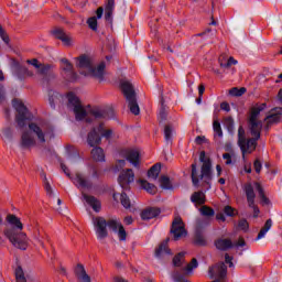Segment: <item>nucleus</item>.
<instances>
[{
	"instance_id": "obj_1",
	"label": "nucleus",
	"mask_w": 282,
	"mask_h": 282,
	"mask_svg": "<svg viewBox=\"0 0 282 282\" xmlns=\"http://www.w3.org/2000/svg\"><path fill=\"white\" fill-rule=\"evenodd\" d=\"M12 107L17 111L15 122L18 129L29 127V130H24L21 134L20 149H32V147H36V140L40 144H45L47 138L53 140L54 126L50 121L42 118L32 121V112H30L25 104L19 99L12 100Z\"/></svg>"
},
{
	"instance_id": "obj_2",
	"label": "nucleus",
	"mask_w": 282,
	"mask_h": 282,
	"mask_svg": "<svg viewBox=\"0 0 282 282\" xmlns=\"http://www.w3.org/2000/svg\"><path fill=\"white\" fill-rule=\"evenodd\" d=\"M7 223L11 227L4 229V236L14 248H18L19 250H28V235L21 232V230H23V223H21V219L14 214H8Z\"/></svg>"
},
{
	"instance_id": "obj_3",
	"label": "nucleus",
	"mask_w": 282,
	"mask_h": 282,
	"mask_svg": "<svg viewBox=\"0 0 282 282\" xmlns=\"http://www.w3.org/2000/svg\"><path fill=\"white\" fill-rule=\"evenodd\" d=\"M93 224L95 226V231L97 235V239L102 240L109 237V232L107 231V226L110 230L117 232L120 241H127V230H124V226L118 223V220H106L104 217H95L93 218Z\"/></svg>"
},
{
	"instance_id": "obj_4",
	"label": "nucleus",
	"mask_w": 282,
	"mask_h": 282,
	"mask_svg": "<svg viewBox=\"0 0 282 282\" xmlns=\"http://www.w3.org/2000/svg\"><path fill=\"white\" fill-rule=\"evenodd\" d=\"M199 162L203 163L200 172L197 170V163L192 164V184L198 188L199 182L203 180L210 188V182H213V161H210L209 158H206V152L202 151L199 154Z\"/></svg>"
},
{
	"instance_id": "obj_5",
	"label": "nucleus",
	"mask_w": 282,
	"mask_h": 282,
	"mask_svg": "<svg viewBox=\"0 0 282 282\" xmlns=\"http://www.w3.org/2000/svg\"><path fill=\"white\" fill-rule=\"evenodd\" d=\"M76 67L79 69H87L85 76H90L91 78H97V80H105V68L107 64L101 62L97 67L94 65V59L86 54H83L75 58Z\"/></svg>"
},
{
	"instance_id": "obj_6",
	"label": "nucleus",
	"mask_w": 282,
	"mask_h": 282,
	"mask_svg": "<svg viewBox=\"0 0 282 282\" xmlns=\"http://www.w3.org/2000/svg\"><path fill=\"white\" fill-rule=\"evenodd\" d=\"M59 164L63 173H65V175L69 177V180H72L76 188H86L87 191H91V188H94V182H91V177L89 176V174L77 172L75 176H72L69 167H67V165H65V163H63V161L61 160Z\"/></svg>"
},
{
	"instance_id": "obj_7",
	"label": "nucleus",
	"mask_w": 282,
	"mask_h": 282,
	"mask_svg": "<svg viewBox=\"0 0 282 282\" xmlns=\"http://www.w3.org/2000/svg\"><path fill=\"white\" fill-rule=\"evenodd\" d=\"M210 226V219L208 218H197L194 228L193 243L199 248H205L208 246V240L206 239V228Z\"/></svg>"
},
{
	"instance_id": "obj_8",
	"label": "nucleus",
	"mask_w": 282,
	"mask_h": 282,
	"mask_svg": "<svg viewBox=\"0 0 282 282\" xmlns=\"http://www.w3.org/2000/svg\"><path fill=\"white\" fill-rule=\"evenodd\" d=\"M121 90L128 102L129 109L133 116H140V106L138 105V95L133 85L129 82L121 83Z\"/></svg>"
},
{
	"instance_id": "obj_9",
	"label": "nucleus",
	"mask_w": 282,
	"mask_h": 282,
	"mask_svg": "<svg viewBox=\"0 0 282 282\" xmlns=\"http://www.w3.org/2000/svg\"><path fill=\"white\" fill-rule=\"evenodd\" d=\"M66 98L68 100L67 107L68 109H73L76 120L80 121L86 118V122L88 123L94 121L91 118L87 117V110L83 108V104H80V99L76 94L68 93Z\"/></svg>"
},
{
	"instance_id": "obj_10",
	"label": "nucleus",
	"mask_w": 282,
	"mask_h": 282,
	"mask_svg": "<svg viewBox=\"0 0 282 282\" xmlns=\"http://www.w3.org/2000/svg\"><path fill=\"white\" fill-rule=\"evenodd\" d=\"M113 134L112 130H105V124L100 123L97 128H93V131L88 133L87 142L89 147H96L102 142V138L109 140Z\"/></svg>"
},
{
	"instance_id": "obj_11",
	"label": "nucleus",
	"mask_w": 282,
	"mask_h": 282,
	"mask_svg": "<svg viewBox=\"0 0 282 282\" xmlns=\"http://www.w3.org/2000/svg\"><path fill=\"white\" fill-rule=\"evenodd\" d=\"M133 182H135V173H133V170L126 169L120 172L118 176V184L123 191H129Z\"/></svg>"
},
{
	"instance_id": "obj_12",
	"label": "nucleus",
	"mask_w": 282,
	"mask_h": 282,
	"mask_svg": "<svg viewBox=\"0 0 282 282\" xmlns=\"http://www.w3.org/2000/svg\"><path fill=\"white\" fill-rule=\"evenodd\" d=\"M59 63L63 69V76L68 83H76L78 80V74L74 72V65L67 58H61Z\"/></svg>"
},
{
	"instance_id": "obj_13",
	"label": "nucleus",
	"mask_w": 282,
	"mask_h": 282,
	"mask_svg": "<svg viewBox=\"0 0 282 282\" xmlns=\"http://www.w3.org/2000/svg\"><path fill=\"white\" fill-rule=\"evenodd\" d=\"M170 232L171 235H173L174 241H178L180 239H182V237H186V235H188L186 228L184 227V221L180 217H176L172 221Z\"/></svg>"
},
{
	"instance_id": "obj_14",
	"label": "nucleus",
	"mask_w": 282,
	"mask_h": 282,
	"mask_svg": "<svg viewBox=\"0 0 282 282\" xmlns=\"http://www.w3.org/2000/svg\"><path fill=\"white\" fill-rule=\"evenodd\" d=\"M90 115L96 120H111L116 116V112L113 111V108H106V109L94 108L90 110Z\"/></svg>"
},
{
	"instance_id": "obj_15",
	"label": "nucleus",
	"mask_w": 282,
	"mask_h": 282,
	"mask_svg": "<svg viewBox=\"0 0 282 282\" xmlns=\"http://www.w3.org/2000/svg\"><path fill=\"white\" fill-rule=\"evenodd\" d=\"M261 138L252 137L250 139H246L242 145H238L241 153L242 160H246V153H252V151L257 150V141Z\"/></svg>"
},
{
	"instance_id": "obj_16",
	"label": "nucleus",
	"mask_w": 282,
	"mask_h": 282,
	"mask_svg": "<svg viewBox=\"0 0 282 282\" xmlns=\"http://www.w3.org/2000/svg\"><path fill=\"white\" fill-rule=\"evenodd\" d=\"M214 246L220 252H228V250L235 248V243L230 238H218L214 241Z\"/></svg>"
},
{
	"instance_id": "obj_17",
	"label": "nucleus",
	"mask_w": 282,
	"mask_h": 282,
	"mask_svg": "<svg viewBox=\"0 0 282 282\" xmlns=\"http://www.w3.org/2000/svg\"><path fill=\"white\" fill-rule=\"evenodd\" d=\"M37 74L42 79V83H50L54 78V73H52V66L50 64H42L37 68Z\"/></svg>"
},
{
	"instance_id": "obj_18",
	"label": "nucleus",
	"mask_w": 282,
	"mask_h": 282,
	"mask_svg": "<svg viewBox=\"0 0 282 282\" xmlns=\"http://www.w3.org/2000/svg\"><path fill=\"white\" fill-rule=\"evenodd\" d=\"M105 21L109 25H113V10H116V0H106Z\"/></svg>"
},
{
	"instance_id": "obj_19",
	"label": "nucleus",
	"mask_w": 282,
	"mask_h": 282,
	"mask_svg": "<svg viewBox=\"0 0 282 282\" xmlns=\"http://www.w3.org/2000/svg\"><path fill=\"white\" fill-rule=\"evenodd\" d=\"M160 213H162V210L158 207H147L141 212L140 217L143 221H149L150 219L159 217Z\"/></svg>"
},
{
	"instance_id": "obj_20",
	"label": "nucleus",
	"mask_w": 282,
	"mask_h": 282,
	"mask_svg": "<svg viewBox=\"0 0 282 282\" xmlns=\"http://www.w3.org/2000/svg\"><path fill=\"white\" fill-rule=\"evenodd\" d=\"M126 160L134 166V169H140V152L138 150H127Z\"/></svg>"
},
{
	"instance_id": "obj_21",
	"label": "nucleus",
	"mask_w": 282,
	"mask_h": 282,
	"mask_svg": "<svg viewBox=\"0 0 282 282\" xmlns=\"http://www.w3.org/2000/svg\"><path fill=\"white\" fill-rule=\"evenodd\" d=\"M248 122H249V131L252 138H261L263 122L262 121H248Z\"/></svg>"
},
{
	"instance_id": "obj_22",
	"label": "nucleus",
	"mask_w": 282,
	"mask_h": 282,
	"mask_svg": "<svg viewBox=\"0 0 282 282\" xmlns=\"http://www.w3.org/2000/svg\"><path fill=\"white\" fill-rule=\"evenodd\" d=\"M271 111V115L267 116L264 119L267 120V124H274L276 122H280L282 117V108H273Z\"/></svg>"
},
{
	"instance_id": "obj_23",
	"label": "nucleus",
	"mask_w": 282,
	"mask_h": 282,
	"mask_svg": "<svg viewBox=\"0 0 282 282\" xmlns=\"http://www.w3.org/2000/svg\"><path fill=\"white\" fill-rule=\"evenodd\" d=\"M169 241L170 239H165L163 242L159 245V247L155 249L154 257L156 259H162L164 254H171V249H169Z\"/></svg>"
},
{
	"instance_id": "obj_24",
	"label": "nucleus",
	"mask_w": 282,
	"mask_h": 282,
	"mask_svg": "<svg viewBox=\"0 0 282 282\" xmlns=\"http://www.w3.org/2000/svg\"><path fill=\"white\" fill-rule=\"evenodd\" d=\"M83 198L85 199L86 204H88L89 206H91L93 210H95V213H100V200H98V198H96L95 196H89L85 193H83Z\"/></svg>"
},
{
	"instance_id": "obj_25",
	"label": "nucleus",
	"mask_w": 282,
	"mask_h": 282,
	"mask_svg": "<svg viewBox=\"0 0 282 282\" xmlns=\"http://www.w3.org/2000/svg\"><path fill=\"white\" fill-rule=\"evenodd\" d=\"M75 274L80 282H91V278L87 274L85 267L83 264H77L75 269Z\"/></svg>"
},
{
	"instance_id": "obj_26",
	"label": "nucleus",
	"mask_w": 282,
	"mask_h": 282,
	"mask_svg": "<svg viewBox=\"0 0 282 282\" xmlns=\"http://www.w3.org/2000/svg\"><path fill=\"white\" fill-rule=\"evenodd\" d=\"M254 186H256V191L258 192V195L260 197V202H261L262 206H270L271 202H270V198H268V196H265V191L263 189V186H261V184L259 182H256Z\"/></svg>"
},
{
	"instance_id": "obj_27",
	"label": "nucleus",
	"mask_w": 282,
	"mask_h": 282,
	"mask_svg": "<svg viewBox=\"0 0 282 282\" xmlns=\"http://www.w3.org/2000/svg\"><path fill=\"white\" fill-rule=\"evenodd\" d=\"M0 138L3 142H12L14 140V130L11 127H4L0 130Z\"/></svg>"
},
{
	"instance_id": "obj_28",
	"label": "nucleus",
	"mask_w": 282,
	"mask_h": 282,
	"mask_svg": "<svg viewBox=\"0 0 282 282\" xmlns=\"http://www.w3.org/2000/svg\"><path fill=\"white\" fill-rule=\"evenodd\" d=\"M265 107H267L265 104H261L258 107L251 108V113H250L248 122H261L260 120H257V118H259V116L261 115V111H263L265 109Z\"/></svg>"
},
{
	"instance_id": "obj_29",
	"label": "nucleus",
	"mask_w": 282,
	"mask_h": 282,
	"mask_svg": "<svg viewBox=\"0 0 282 282\" xmlns=\"http://www.w3.org/2000/svg\"><path fill=\"white\" fill-rule=\"evenodd\" d=\"M191 202L193 204H198V206H204L206 204V194L204 192H194L191 196Z\"/></svg>"
},
{
	"instance_id": "obj_30",
	"label": "nucleus",
	"mask_w": 282,
	"mask_h": 282,
	"mask_svg": "<svg viewBox=\"0 0 282 282\" xmlns=\"http://www.w3.org/2000/svg\"><path fill=\"white\" fill-rule=\"evenodd\" d=\"M63 96L61 94H58V91L56 90H48V104L51 109H56V102H58V100H61Z\"/></svg>"
},
{
	"instance_id": "obj_31",
	"label": "nucleus",
	"mask_w": 282,
	"mask_h": 282,
	"mask_svg": "<svg viewBox=\"0 0 282 282\" xmlns=\"http://www.w3.org/2000/svg\"><path fill=\"white\" fill-rule=\"evenodd\" d=\"M90 153L95 162H105V150H102V148L95 147Z\"/></svg>"
},
{
	"instance_id": "obj_32",
	"label": "nucleus",
	"mask_w": 282,
	"mask_h": 282,
	"mask_svg": "<svg viewBox=\"0 0 282 282\" xmlns=\"http://www.w3.org/2000/svg\"><path fill=\"white\" fill-rule=\"evenodd\" d=\"M139 183L141 184V188L147 191V193H150V195H155V193H158V187L154 184L149 183V181L139 180Z\"/></svg>"
},
{
	"instance_id": "obj_33",
	"label": "nucleus",
	"mask_w": 282,
	"mask_h": 282,
	"mask_svg": "<svg viewBox=\"0 0 282 282\" xmlns=\"http://www.w3.org/2000/svg\"><path fill=\"white\" fill-rule=\"evenodd\" d=\"M272 228V219L269 218L265 223L263 228L259 231L256 241H259L260 239H263L265 235H268V231Z\"/></svg>"
},
{
	"instance_id": "obj_34",
	"label": "nucleus",
	"mask_w": 282,
	"mask_h": 282,
	"mask_svg": "<svg viewBox=\"0 0 282 282\" xmlns=\"http://www.w3.org/2000/svg\"><path fill=\"white\" fill-rule=\"evenodd\" d=\"M169 116V112L166 111V105H164V98H161V107L159 109V122L160 124H162V122H164L166 120Z\"/></svg>"
},
{
	"instance_id": "obj_35",
	"label": "nucleus",
	"mask_w": 282,
	"mask_h": 282,
	"mask_svg": "<svg viewBox=\"0 0 282 282\" xmlns=\"http://www.w3.org/2000/svg\"><path fill=\"white\" fill-rule=\"evenodd\" d=\"M160 171H162V166L160 163H156L151 166V169L148 171V177H151L152 180H158L160 177Z\"/></svg>"
},
{
	"instance_id": "obj_36",
	"label": "nucleus",
	"mask_w": 282,
	"mask_h": 282,
	"mask_svg": "<svg viewBox=\"0 0 282 282\" xmlns=\"http://www.w3.org/2000/svg\"><path fill=\"white\" fill-rule=\"evenodd\" d=\"M28 69L25 68V66H21L19 64H15L14 66V75L17 76V78H19V80H23V78H25V76H28Z\"/></svg>"
},
{
	"instance_id": "obj_37",
	"label": "nucleus",
	"mask_w": 282,
	"mask_h": 282,
	"mask_svg": "<svg viewBox=\"0 0 282 282\" xmlns=\"http://www.w3.org/2000/svg\"><path fill=\"white\" fill-rule=\"evenodd\" d=\"M164 140L166 144H171L173 142V127L170 124L164 126Z\"/></svg>"
},
{
	"instance_id": "obj_38",
	"label": "nucleus",
	"mask_w": 282,
	"mask_h": 282,
	"mask_svg": "<svg viewBox=\"0 0 282 282\" xmlns=\"http://www.w3.org/2000/svg\"><path fill=\"white\" fill-rule=\"evenodd\" d=\"M160 184L163 191H173V185L171 184V178L169 176H161Z\"/></svg>"
},
{
	"instance_id": "obj_39",
	"label": "nucleus",
	"mask_w": 282,
	"mask_h": 282,
	"mask_svg": "<svg viewBox=\"0 0 282 282\" xmlns=\"http://www.w3.org/2000/svg\"><path fill=\"white\" fill-rule=\"evenodd\" d=\"M245 193H246L247 199H256L257 198V194H254V187L252 186V183H247L245 185Z\"/></svg>"
},
{
	"instance_id": "obj_40",
	"label": "nucleus",
	"mask_w": 282,
	"mask_h": 282,
	"mask_svg": "<svg viewBox=\"0 0 282 282\" xmlns=\"http://www.w3.org/2000/svg\"><path fill=\"white\" fill-rule=\"evenodd\" d=\"M14 274L17 282H28V279H25V273L23 272V268L21 265L15 269Z\"/></svg>"
},
{
	"instance_id": "obj_41",
	"label": "nucleus",
	"mask_w": 282,
	"mask_h": 282,
	"mask_svg": "<svg viewBox=\"0 0 282 282\" xmlns=\"http://www.w3.org/2000/svg\"><path fill=\"white\" fill-rule=\"evenodd\" d=\"M213 129H214V138H224V130L221 129V123L219 121L213 122Z\"/></svg>"
},
{
	"instance_id": "obj_42",
	"label": "nucleus",
	"mask_w": 282,
	"mask_h": 282,
	"mask_svg": "<svg viewBox=\"0 0 282 282\" xmlns=\"http://www.w3.org/2000/svg\"><path fill=\"white\" fill-rule=\"evenodd\" d=\"M224 122H225V127H226L228 133H234L235 132V119H232V117H226Z\"/></svg>"
},
{
	"instance_id": "obj_43",
	"label": "nucleus",
	"mask_w": 282,
	"mask_h": 282,
	"mask_svg": "<svg viewBox=\"0 0 282 282\" xmlns=\"http://www.w3.org/2000/svg\"><path fill=\"white\" fill-rule=\"evenodd\" d=\"M0 80H6L2 70H0ZM3 102H6V86L0 84V105H3Z\"/></svg>"
},
{
	"instance_id": "obj_44",
	"label": "nucleus",
	"mask_w": 282,
	"mask_h": 282,
	"mask_svg": "<svg viewBox=\"0 0 282 282\" xmlns=\"http://www.w3.org/2000/svg\"><path fill=\"white\" fill-rule=\"evenodd\" d=\"M186 253L184 251L178 252L174 258H173V265L174 268H182V260L184 259V256Z\"/></svg>"
},
{
	"instance_id": "obj_45",
	"label": "nucleus",
	"mask_w": 282,
	"mask_h": 282,
	"mask_svg": "<svg viewBox=\"0 0 282 282\" xmlns=\"http://www.w3.org/2000/svg\"><path fill=\"white\" fill-rule=\"evenodd\" d=\"M120 200H121V206H123V208H131V199H129V196L127 195V193L124 192L121 193Z\"/></svg>"
},
{
	"instance_id": "obj_46",
	"label": "nucleus",
	"mask_w": 282,
	"mask_h": 282,
	"mask_svg": "<svg viewBox=\"0 0 282 282\" xmlns=\"http://www.w3.org/2000/svg\"><path fill=\"white\" fill-rule=\"evenodd\" d=\"M246 130L243 129V126H240L238 128V147L242 145L246 142Z\"/></svg>"
},
{
	"instance_id": "obj_47",
	"label": "nucleus",
	"mask_w": 282,
	"mask_h": 282,
	"mask_svg": "<svg viewBox=\"0 0 282 282\" xmlns=\"http://www.w3.org/2000/svg\"><path fill=\"white\" fill-rule=\"evenodd\" d=\"M243 94H246V87H241V88L234 87L229 90V95L235 96L237 98H239L240 96H243Z\"/></svg>"
},
{
	"instance_id": "obj_48",
	"label": "nucleus",
	"mask_w": 282,
	"mask_h": 282,
	"mask_svg": "<svg viewBox=\"0 0 282 282\" xmlns=\"http://www.w3.org/2000/svg\"><path fill=\"white\" fill-rule=\"evenodd\" d=\"M200 215H203V217H215V209L208 206H203L200 208Z\"/></svg>"
},
{
	"instance_id": "obj_49",
	"label": "nucleus",
	"mask_w": 282,
	"mask_h": 282,
	"mask_svg": "<svg viewBox=\"0 0 282 282\" xmlns=\"http://www.w3.org/2000/svg\"><path fill=\"white\" fill-rule=\"evenodd\" d=\"M88 26L90 30L96 32L98 30V19L96 17H91L87 20Z\"/></svg>"
},
{
	"instance_id": "obj_50",
	"label": "nucleus",
	"mask_w": 282,
	"mask_h": 282,
	"mask_svg": "<svg viewBox=\"0 0 282 282\" xmlns=\"http://www.w3.org/2000/svg\"><path fill=\"white\" fill-rule=\"evenodd\" d=\"M44 189L46 191V194L48 197H54V189H52V185L50 184V181H47V177L44 176Z\"/></svg>"
},
{
	"instance_id": "obj_51",
	"label": "nucleus",
	"mask_w": 282,
	"mask_h": 282,
	"mask_svg": "<svg viewBox=\"0 0 282 282\" xmlns=\"http://www.w3.org/2000/svg\"><path fill=\"white\" fill-rule=\"evenodd\" d=\"M197 265H199V263L197 262V259L194 258L192 259L191 263L187 264L186 268H184L183 270H185V272H193V270H195Z\"/></svg>"
},
{
	"instance_id": "obj_52",
	"label": "nucleus",
	"mask_w": 282,
	"mask_h": 282,
	"mask_svg": "<svg viewBox=\"0 0 282 282\" xmlns=\"http://www.w3.org/2000/svg\"><path fill=\"white\" fill-rule=\"evenodd\" d=\"M52 34H53V36H55V39H58V41H61L62 37H64L66 35L65 31H63V29H55L52 31Z\"/></svg>"
},
{
	"instance_id": "obj_53",
	"label": "nucleus",
	"mask_w": 282,
	"mask_h": 282,
	"mask_svg": "<svg viewBox=\"0 0 282 282\" xmlns=\"http://www.w3.org/2000/svg\"><path fill=\"white\" fill-rule=\"evenodd\" d=\"M0 37L2 39L3 43H6V45L10 44V37L6 33V30H3V26L1 25H0Z\"/></svg>"
},
{
	"instance_id": "obj_54",
	"label": "nucleus",
	"mask_w": 282,
	"mask_h": 282,
	"mask_svg": "<svg viewBox=\"0 0 282 282\" xmlns=\"http://www.w3.org/2000/svg\"><path fill=\"white\" fill-rule=\"evenodd\" d=\"M238 228L240 229V230H248V228H250V225L248 224V220L247 219H245V218H242V219H240L239 220V223H238Z\"/></svg>"
},
{
	"instance_id": "obj_55",
	"label": "nucleus",
	"mask_w": 282,
	"mask_h": 282,
	"mask_svg": "<svg viewBox=\"0 0 282 282\" xmlns=\"http://www.w3.org/2000/svg\"><path fill=\"white\" fill-rule=\"evenodd\" d=\"M68 160H69L70 164H74V162H76L77 160H80V154H78L77 151H75L73 153H68Z\"/></svg>"
},
{
	"instance_id": "obj_56",
	"label": "nucleus",
	"mask_w": 282,
	"mask_h": 282,
	"mask_svg": "<svg viewBox=\"0 0 282 282\" xmlns=\"http://www.w3.org/2000/svg\"><path fill=\"white\" fill-rule=\"evenodd\" d=\"M224 213L227 217H235V208H232L230 205L225 206Z\"/></svg>"
},
{
	"instance_id": "obj_57",
	"label": "nucleus",
	"mask_w": 282,
	"mask_h": 282,
	"mask_svg": "<svg viewBox=\"0 0 282 282\" xmlns=\"http://www.w3.org/2000/svg\"><path fill=\"white\" fill-rule=\"evenodd\" d=\"M235 258L232 257V256H230V254H228V253H225V264L227 263V265L229 267V268H235V263L232 262V260H234Z\"/></svg>"
},
{
	"instance_id": "obj_58",
	"label": "nucleus",
	"mask_w": 282,
	"mask_h": 282,
	"mask_svg": "<svg viewBox=\"0 0 282 282\" xmlns=\"http://www.w3.org/2000/svg\"><path fill=\"white\" fill-rule=\"evenodd\" d=\"M254 171L256 173H261V169H263V165L261 164V161L256 160L253 162Z\"/></svg>"
},
{
	"instance_id": "obj_59",
	"label": "nucleus",
	"mask_w": 282,
	"mask_h": 282,
	"mask_svg": "<svg viewBox=\"0 0 282 282\" xmlns=\"http://www.w3.org/2000/svg\"><path fill=\"white\" fill-rule=\"evenodd\" d=\"M28 63H29V65H32L35 69H39V67H41V65H42L39 63V59H36V58L29 59Z\"/></svg>"
},
{
	"instance_id": "obj_60",
	"label": "nucleus",
	"mask_w": 282,
	"mask_h": 282,
	"mask_svg": "<svg viewBox=\"0 0 282 282\" xmlns=\"http://www.w3.org/2000/svg\"><path fill=\"white\" fill-rule=\"evenodd\" d=\"M246 247V240L243 238H239L236 243H234V248H243Z\"/></svg>"
},
{
	"instance_id": "obj_61",
	"label": "nucleus",
	"mask_w": 282,
	"mask_h": 282,
	"mask_svg": "<svg viewBox=\"0 0 282 282\" xmlns=\"http://www.w3.org/2000/svg\"><path fill=\"white\" fill-rule=\"evenodd\" d=\"M223 159L226 160L227 165L232 164V155H230V153L223 154Z\"/></svg>"
},
{
	"instance_id": "obj_62",
	"label": "nucleus",
	"mask_w": 282,
	"mask_h": 282,
	"mask_svg": "<svg viewBox=\"0 0 282 282\" xmlns=\"http://www.w3.org/2000/svg\"><path fill=\"white\" fill-rule=\"evenodd\" d=\"M59 41H62V43H64V45H67V46L72 45V39H69V36H67V35H64L62 37V40H59Z\"/></svg>"
},
{
	"instance_id": "obj_63",
	"label": "nucleus",
	"mask_w": 282,
	"mask_h": 282,
	"mask_svg": "<svg viewBox=\"0 0 282 282\" xmlns=\"http://www.w3.org/2000/svg\"><path fill=\"white\" fill-rule=\"evenodd\" d=\"M220 109L223 110V111H230V104H228V102H226V101H224V102H221L220 104Z\"/></svg>"
},
{
	"instance_id": "obj_64",
	"label": "nucleus",
	"mask_w": 282,
	"mask_h": 282,
	"mask_svg": "<svg viewBox=\"0 0 282 282\" xmlns=\"http://www.w3.org/2000/svg\"><path fill=\"white\" fill-rule=\"evenodd\" d=\"M91 177L94 180H98L100 177V174L98 173V170L96 167H91Z\"/></svg>"
}]
</instances>
